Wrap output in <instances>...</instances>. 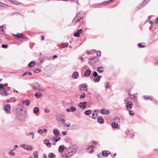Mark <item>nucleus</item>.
<instances>
[{"label":"nucleus","instance_id":"nucleus-6","mask_svg":"<svg viewBox=\"0 0 158 158\" xmlns=\"http://www.w3.org/2000/svg\"><path fill=\"white\" fill-rule=\"evenodd\" d=\"M4 109L6 112H9L10 110V106L9 104L5 105Z\"/></svg>","mask_w":158,"mask_h":158},{"label":"nucleus","instance_id":"nucleus-18","mask_svg":"<svg viewBox=\"0 0 158 158\" xmlns=\"http://www.w3.org/2000/svg\"><path fill=\"white\" fill-rule=\"evenodd\" d=\"M44 143L49 148L51 146V143L49 142V141L48 139H47L45 140Z\"/></svg>","mask_w":158,"mask_h":158},{"label":"nucleus","instance_id":"nucleus-40","mask_svg":"<svg viewBox=\"0 0 158 158\" xmlns=\"http://www.w3.org/2000/svg\"><path fill=\"white\" fill-rule=\"evenodd\" d=\"M25 103L26 104V105L27 106H28L30 104V102L29 100V99H26L25 100Z\"/></svg>","mask_w":158,"mask_h":158},{"label":"nucleus","instance_id":"nucleus-20","mask_svg":"<svg viewBox=\"0 0 158 158\" xmlns=\"http://www.w3.org/2000/svg\"><path fill=\"white\" fill-rule=\"evenodd\" d=\"M101 76L100 75H98L97 77H95L94 78V80L95 82H98L99 81L101 78Z\"/></svg>","mask_w":158,"mask_h":158},{"label":"nucleus","instance_id":"nucleus-29","mask_svg":"<svg viewBox=\"0 0 158 158\" xmlns=\"http://www.w3.org/2000/svg\"><path fill=\"white\" fill-rule=\"evenodd\" d=\"M91 60H93V62L94 63L98 60V58L97 56H96L91 58Z\"/></svg>","mask_w":158,"mask_h":158},{"label":"nucleus","instance_id":"nucleus-48","mask_svg":"<svg viewBox=\"0 0 158 158\" xmlns=\"http://www.w3.org/2000/svg\"><path fill=\"white\" fill-rule=\"evenodd\" d=\"M101 55V52L100 51H97V56H100Z\"/></svg>","mask_w":158,"mask_h":158},{"label":"nucleus","instance_id":"nucleus-36","mask_svg":"<svg viewBox=\"0 0 158 158\" xmlns=\"http://www.w3.org/2000/svg\"><path fill=\"white\" fill-rule=\"evenodd\" d=\"M91 111L90 110H88L85 112V114L86 115H88L91 114Z\"/></svg>","mask_w":158,"mask_h":158},{"label":"nucleus","instance_id":"nucleus-38","mask_svg":"<svg viewBox=\"0 0 158 158\" xmlns=\"http://www.w3.org/2000/svg\"><path fill=\"white\" fill-rule=\"evenodd\" d=\"M146 4V3L145 2H144L143 3H142L139 6H138V8H141L143 7L145 4Z\"/></svg>","mask_w":158,"mask_h":158},{"label":"nucleus","instance_id":"nucleus-7","mask_svg":"<svg viewBox=\"0 0 158 158\" xmlns=\"http://www.w3.org/2000/svg\"><path fill=\"white\" fill-rule=\"evenodd\" d=\"M63 116V115H58L56 117V119L58 121H60L61 122H62L63 123H64L65 121L63 118H60Z\"/></svg>","mask_w":158,"mask_h":158},{"label":"nucleus","instance_id":"nucleus-52","mask_svg":"<svg viewBox=\"0 0 158 158\" xmlns=\"http://www.w3.org/2000/svg\"><path fill=\"white\" fill-rule=\"evenodd\" d=\"M94 148V147L93 145H91V146H89V148L88 147V148H86V149L87 150H89L91 148L93 149Z\"/></svg>","mask_w":158,"mask_h":158},{"label":"nucleus","instance_id":"nucleus-44","mask_svg":"<svg viewBox=\"0 0 158 158\" xmlns=\"http://www.w3.org/2000/svg\"><path fill=\"white\" fill-rule=\"evenodd\" d=\"M32 135V139H34V133L33 132H30L29 133V134H28L27 135Z\"/></svg>","mask_w":158,"mask_h":158},{"label":"nucleus","instance_id":"nucleus-24","mask_svg":"<svg viewBox=\"0 0 158 158\" xmlns=\"http://www.w3.org/2000/svg\"><path fill=\"white\" fill-rule=\"evenodd\" d=\"M27 74H28L29 75H31L32 74V73L30 72L26 71L22 75V76L23 77L25 76V75Z\"/></svg>","mask_w":158,"mask_h":158},{"label":"nucleus","instance_id":"nucleus-22","mask_svg":"<svg viewBox=\"0 0 158 158\" xmlns=\"http://www.w3.org/2000/svg\"><path fill=\"white\" fill-rule=\"evenodd\" d=\"M0 94L3 96H7L8 95V93L5 91H2L0 92Z\"/></svg>","mask_w":158,"mask_h":158},{"label":"nucleus","instance_id":"nucleus-27","mask_svg":"<svg viewBox=\"0 0 158 158\" xmlns=\"http://www.w3.org/2000/svg\"><path fill=\"white\" fill-rule=\"evenodd\" d=\"M64 149V147L63 145H61L58 148L59 151L60 152H63Z\"/></svg>","mask_w":158,"mask_h":158},{"label":"nucleus","instance_id":"nucleus-4","mask_svg":"<svg viewBox=\"0 0 158 158\" xmlns=\"http://www.w3.org/2000/svg\"><path fill=\"white\" fill-rule=\"evenodd\" d=\"M80 12H79L77 14L75 17L74 19L72 21V23H76L80 21L81 19L82 18L81 17H79L78 15Z\"/></svg>","mask_w":158,"mask_h":158},{"label":"nucleus","instance_id":"nucleus-39","mask_svg":"<svg viewBox=\"0 0 158 158\" xmlns=\"http://www.w3.org/2000/svg\"><path fill=\"white\" fill-rule=\"evenodd\" d=\"M105 87L106 89L110 88V86L109 83L107 82L105 83Z\"/></svg>","mask_w":158,"mask_h":158},{"label":"nucleus","instance_id":"nucleus-63","mask_svg":"<svg viewBox=\"0 0 158 158\" xmlns=\"http://www.w3.org/2000/svg\"><path fill=\"white\" fill-rule=\"evenodd\" d=\"M62 134H63V135H65L66 134V132L65 131H64L62 133Z\"/></svg>","mask_w":158,"mask_h":158},{"label":"nucleus","instance_id":"nucleus-37","mask_svg":"<svg viewBox=\"0 0 158 158\" xmlns=\"http://www.w3.org/2000/svg\"><path fill=\"white\" fill-rule=\"evenodd\" d=\"M34 158H38V153L37 151H35L33 153Z\"/></svg>","mask_w":158,"mask_h":158},{"label":"nucleus","instance_id":"nucleus-14","mask_svg":"<svg viewBox=\"0 0 158 158\" xmlns=\"http://www.w3.org/2000/svg\"><path fill=\"white\" fill-rule=\"evenodd\" d=\"M86 103L85 102H81L79 106L81 108H84L86 106Z\"/></svg>","mask_w":158,"mask_h":158},{"label":"nucleus","instance_id":"nucleus-50","mask_svg":"<svg viewBox=\"0 0 158 158\" xmlns=\"http://www.w3.org/2000/svg\"><path fill=\"white\" fill-rule=\"evenodd\" d=\"M8 47V46L7 45L2 44V47L3 48H7Z\"/></svg>","mask_w":158,"mask_h":158},{"label":"nucleus","instance_id":"nucleus-47","mask_svg":"<svg viewBox=\"0 0 158 158\" xmlns=\"http://www.w3.org/2000/svg\"><path fill=\"white\" fill-rule=\"evenodd\" d=\"M41 71V70L40 69H38L35 70L34 72L35 73H39Z\"/></svg>","mask_w":158,"mask_h":158},{"label":"nucleus","instance_id":"nucleus-57","mask_svg":"<svg viewBox=\"0 0 158 158\" xmlns=\"http://www.w3.org/2000/svg\"><path fill=\"white\" fill-rule=\"evenodd\" d=\"M114 120H120V119L119 118H118L117 117H115L114 118Z\"/></svg>","mask_w":158,"mask_h":158},{"label":"nucleus","instance_id":"nucleus-51","mask_svg":"<svg viewBox=\"0 0 158 158\" xmlns=\"http://www.w3.org/2000/svg\"><path fill=\"white\" fill-rule=\"evenodd\" d=\"M138 45L140 48H144L145 47L144 46L142 45L141 43L139 44Z\"/></svg>","mask_w":158,"mask_h":158},{"label":"nucleus","instance_id":"nucleus-46","mask_svg":"<svg viewBox=\"0 0 158 158\" xmlns=\"http://www.w3.org/2000/svg\"><path fill=\"white\" fill-rule=\"evenodd\" d=\"M88 63L89 64H92L94 63L93 62V60H92L91 58H90L88 61Z\"/></svg>","mask_w":158,"mask_h":158},{"label":"nucleus","instance_id":"nucleus-31","mask_svg":"<svg viewBox=\"0 0 158 158\" xmlns=\"http://www.w3.org/2000/svg\"><path fill=\"white\" fill-rule=\"evenodd\" d=\"M55 156V155L53 153H50L48 154L49 158H54Z\"/></svg>","mask_w":158,"mask_h":158},{"label":"nucleus","instance_id":"nucleus-2","mask_svg":"<svg viewBox=\"0 0 158 158\" xmlns=\"http://www.w3.org/2000/svg\"><path fill=\"white\" fill-rule=\"evenodd\" d=\"M17 117L20 120L23 121L25 120L26 118L25 114L24 112L20 111L18 113Z\"/></svg>","mask_w":158,"mask_h":158},{"label":"nucleus","instance_id":"nucleus-3","mask_svg":"<svg viewBox=\"0 0 158 158\" xmlns=\"http://www.w3.org/2000/svg\"><path fill=\"white\" fill-rule=\"evenodd\" d=\"M33 89L38 91H40L41 90V87L40 85L37 82H35L32 85Z\"/></svg>","mask_w":158,"mask_h":158},{"label":"nucleus","instance_id":"nucleus-30","mask_svg":"<svg viewBox=\"0 0 158 158\" xmlns=\"http://www.w3.org/2000/svg\"><path fill=\"white\" fill-rule=\"evenodd\" d=\"M15 98L13 97H12L9 99H8L7 100V102H10L12 101H15Z\"/></svg>","mask_w":158,"mask_h":158},{"label":"nucleus","instance_id":"nucleus-25","mask_svg":"<svg viewBox=\"0 0 158 158\" xmlns=\"http://www.w3.org/2000/svg\"><path fill=\"white\" fill-rule=\"evenodd\" d=\"M143 97L144 98V99H145V100L149 99L150 100H152L153 99L152 97L150 96H144Z\"/></svg>","mask_w":158,"mask_h":158},{"label":"nucleus","instance_id":"nucleus-10","mask_svg":"<svg viewBox=\"0 0 158 158\" xmlns=\"http://www.w3.org/2000/svg\"><path fill=\"white\" fill-rule=\"evenodd\" d=\"M132 102L129 101L127 102L126 104V107L128 109H131L132 108Z\"/></svg>","mask_w":158,"mask_h":158},{"label":"nucleus","instance_id":"nucleus-12","mask_svg":"<svg viewBox=\"0 0 158 158\" xmlns=\"http://www.w3.org/2000/svg\"><path fill=\"white\" fill-rule=\"evenodd\" d=\"M53 133L56 137L60 135V131L57 129H54L53 130Z\"/></svg>","mask_w":158,"mask_h":158},{"label":"nucleus","instance_id":"nucleus-13","mask_svg":"<svg viewBox=\"0 0 158 158\" xmlns=\"http://www.w3.org/2000/svg\"><path fill=\"white\" fill-rule=\"evenodd\" d=\"M79 76V74L78 72H75L72 74V77L74 79H77L78 78Z\"/></svg>","mask_w":158,"mask_h":158},{"label":"nucleus","instance_id":"nucleus-11","mask_svg":"<svg viewBox=\"0 0 158 158\" xmlns=\"http://www.w3.org/2000/svg\"><path fill=\"white\" fill-rule=\"evenodd\" d=\"M66 110L68 112H74L76 110V108L74 107L73 106H72L69 108H67Z\"/></svg>","mask_w":158,"mask_h":158},{"label":"nucleus","instance_id":"nucleus-54","mask_svg":"<svg viewBox=\"0 0 158 158\" xmlns=\"http://www.w3.org/2000/svg\"><path fill=\"white\" fill-rule=\"evenodd\" d=\"M4 87V85L3 84L0 83V89H3Z\"/></svg>","mask_w":158,"mask_h":158},{"label":"nucleus","instance_id":"nucleus-62","mask_svg":"<svg viewBox=\"0 0 158 158\" xmlns=\"http://www.w3.org/2000/svg\"><path fill=\"white\" fill-rule=\"evenodd\" d=\"M158 20V18H157V19H156L155 21V23H158L157 21Z\"/></svg>","mask_w":158,"mask_h":158},{"label":"nucleus","instance_id":"nucleus-53","mask_svg":"<svg viewBox=\"0 0 158 158\" xmlns=\"http://www.w3.org/2000/svg\"><path fill=\"white\" fill-rule=\"evenodd\" d=\"M133 111L131 110H130L129 111V114L130 115H133L134 114V113H133Z\"/></svg>","mask_w":158,"mask_h":158},{"label":"nucleus","instance_id":"nucleus-61","mask_svg":"<svg viewBox=\"0 0 158 158\" xmlns=\"http://www.w3.org/2000/svg\"><path fill=\"white\" fill-rule=\"evenodd\" d=\"M43 131L45 133L47 132V130L46 129H44Z\"/></svg>","mask_w":158,"mask_h":158},{"label":"nucleus","instance_id":"nucleus-17","mask_svg":"<svg viewBox=\"0 0 158 158\" xmlns=\"http://www.w3.org/2000/svg\"><path fill=\"white\" fill-rule=\"evenodd\" d=\"M104 70L103 68L102 67H98L97 69V71L99 73H102Z\"/></svg>","mask_w":158,"mask_h":158},{"label":"nucleus","instance_id":"nucleus-21","mask_svg":"<svg viewBox=\"0 0 158 158\" xmlns=\"http://www.w3.org/2000/svg\"><path fill=\"white\" fill-rule=\"evenodd\" d=\"M22 34H19L18 33L17 34L15 35L14 34H13V35L15 37H17L18 39H20V38H23V36H22Z\"/></svg>","mask_w":158,"mask_h":158},{"label":"nucleus","instance_id":"nucleus-56","mask_svg":"<svg viewBox=\"0 0 158 158\" xmlns=\"http://www.w3.org/2000/svg\"><path fill=\"white\" fill-rule=\"evenodd\" d=\"M45 112L46 113H48L50 112V110L49 109H45Z\"/></svg>","mask_w":158,"mask_h":158},{"label":"nucleus","instance_id":"nucleus-35","mask_svg":"<svg viewBox=\"0 0 158 158\" xmlns=\"http://www.w3.org/2000/svg\"><path fill=\"white\" fill-rule=\"evenodd\" d=\"M85 97V93L84 92H82L81 93V95H80V99L84 98Z\"/></svg>","mask_w":158,"mask_h":158},{"label":"nucleus","instance_id":"nucleus-43","mask_svg":"<svg viewBox=\"0 0 158 158\" xmlns=\"http://www.w3.org/2000/svg\"><path fill=\"white\" fill-rule=\"evenodd\" d=\"M38 132L39 133V134H42L43 133L44 131L42 129H39L38 130Z\"/></svg>","mask_w":158,"mask_h":158},{"label":"nucleus","instance_id":"nucleus-9","mask_svg":"<svg viewBox=\"0 0 158 158\" xmlns=\"http://www.w3.org/2000/svg\"><path fill=\"white\" fill-rule=\"evenodd\" d=\"M100 113L101 114H103L107 115L109 114V111L108 110L102 109L100 110Z\"/></svg>","mask_w":158,"mask_h":158},{"label":"nucleus","instance_id":"nucleus-16","mask_svg":"<svg viewBox=\"0 0 158 158\" xmlns=\"http://www.w3.org/2000/svg\"><path fill=\"white\" fill-rule=\"evenodd\" d=\"M91 71L89 69H88L84 73V75L86 77H88L91 74Z\"/></svg>","mask_w":158,"mask_h":158},{"label":"nucleus","instance_id":"nucleus-64","mask_svg":"<svg viewBox=\"0 0 158 158\" xmlns=\"http://www.w3.org/2000/svg\"><path fill=\"white\" fill-rule=\"evenodd\" d=\"M43 156L44 157V158H47L46 155L45 154H43Z\"/></svg>","mask_w":158,"mask_h":158},{"label":"nucleus","instance_id":"nucleus-26","mask_svg":"<svg viewBox=\"0 0 158 158\" xmlns=\"http://www.w3.org/2000/svg\"><path fill=\"white\" fill-rule=\"evenodd\" d=\"M95 113H93L92 114V117L93 119H95L97 116L98 114L97 111L96 110L94 111Z\"/></svg>","mask_w":158,"mask_h":158},{"label":"nucleus","instance_id":"nucleus-8","mask_svg":"<svg viewBox=\"0 0 158 158\" xmlns=\"http://www.w3.org/2000/svg\"><path fill=\"white\" fill-rule=\"evenodd\" d=\"M21 147L24 149L28 150H31L32 149V147L31 146H29L27 145L23 144Z\"/></svg>","mask_w":158,"mask_h":158},{"label":"nucleus","instance_id":"nucleus-23","mask_svg":"<svg viewBox=\"0 0 158 158\" xmlns=\"http://www.w3.org/2000/svg\"><path fill=\"white\" fill-rule=\"evenodd\" d=\"M111 126L113 128H117L118 127V124L115 122H113L112 123Z\"/></svg>","mask_w":158,"mask_h":158},{"label":"nucleus","instance_id":"nucleus-41","mask_svg":"<svg viewBox=\"0 0 158 158\" xmlns=\"http://www.w3.org/2000/svg\"><path fill=\"white\" fill-rule=\"evenodd\" d=\"M9 155L14 156L15 155V153L13 152V150H11L9 152Z\"/></svg>","mask_w":158,"mask_h":158},{"label":"nucleus","instance_id":"nucleus-59","mask_svg":"<svg viewBox=\"0 0 158 158\" xmlns=\"http://www.w3.org/2000/svg\"><path fill=\"white\" fill-rule=\"evenodd\" d=\"M70 124L69 123H66V126L67 127H69L70 126Z\"/></svg>","mask_w":158,"mask_h":158},{"label":"nucleus","instance_id":"nucleus-34","mask_svg":"<svg viewBox=\"0 0 158 158\" xmlns=\"http://www.w3.org/2000/svg\"><path fill=\"white\" fill-rule=\"evenodd\" d=\"M34 112L35 113H38L39 111V108L37 107H35L34 109Z\"/></svg>","mask_w":158,"mask_h":158},{"label":"nucleus","instance_id":"nucleus-58","mask_svg":"<svg viewBox=\"0 0 158 158\" xmlns=\"http://www.w3.org/2000/svg\"><path fill=\"white\" fill-rule=\"evenodd\" d=\"M79 59L80 60H82V62L84 61V60L83 59V57L82 56H80L79 57Z\"/></svg>","mask_w":158,"mask_h":158},{"label":"nucleus","instance_id":"nucleus-19","mask_svg":"<svg viewBox=\"0 0 158 158\" xmlns=\"http://www.w3.org/2000/svg\"><path fill=\"white\" fill-rule=\"evenodd\" d=\"M98 121L99 123L102 124L103 122V119L101 116H99L98 118Z\"/></svg>","mask_w":158,"mask_h":158},{"label":"nucleus","instance_id":"nucleus-42","mask_svg":"<svg viewBox=\"0 0 158 158\" xmlns=\"http://www.w3.org/2000/svg\"><path fill=\"white\" fill-rule=\"evenodd\" d=\"M74 36L76 37H78L80 36L79 33L77 31L76 32L74 33Z\"/></svg>","mask_w":158,"mask_h":158},{"label":"nucleus","instance_id":"nucleus-5","mask_svg":"<svg viewBox=\"0 0 158 158\" xmlns=\"http://www.w3.org/2000/svg\"><path fill=\"white\" fill-rule=\"evenodd\" d=\"M81 91H87V85L85 84H83L81 85L80 86Z\"/></svg>","mask_w":158,"mask_h":158},{"label":"nucleus","instance_id":"nucleus-45","mask_svg":"<svg viewBox=\"0 0 158 158\" xmlns=\"http://www.w3.org/2000/svg\"><path fill=\"white\" fill-rule=\"evenodd\" d=\"M3 89L6 92L7 91H9L10 89V88L8 87H4Z\"/></svg>","mask_w":158,"mask_h":158},{"label":"nucleus","instance_id":"nucleus-60","mask_svg":"<svg viewBox=\"0 0 158 158\" xmlns=\"http://www.w3.org/2000/svg\"><path fill=\"white\" fill-rule=\"evenodd\" d=\"M18 146L17 145H15L14 147V150L16 148H18Z\"/></svg>","mask_w":158,"mask_h":158},{"label":"nucleus","instance_id":"nucleus-1","mask_svg":"<svg viewBox=\"0 0 158 158\" xmlns=\"http://www.w3.org/2000/svg\"><path fill=\"white\" fill-rule=\"evenodd\" d=\"M76 151V149L75 148H70L66 152V156L68 157H70L73 155Z\"/></svg>","mask_w":158,"mask_h":158},{"label":"nucleus","instance_id":"nucleus-15","mask_svg":"<svg viewBox=\"0 0 158 158\" xmlns=\"http://www.w3.org/2000/svg\"><path fill=\"white\" fill-rule=\"evenodd\" d=\"M110 154V152L108 151H104L102 152V154L104 156H107Z\"/></svg>","mask_w":158,"mask_h":158},{"label":"nucleus","instance_id":"nucleus-55","mask_svg":"<svg viewBox=\"0 0 158 158\" xmlns=\"http://www.w3.org/2000/svg\"><path fill=\"white\" fill-rule=\"evenodd\" d=\"M83 31V30L81 29H79L77 31V32L79 33V34H80V33H81Z\"/></svg>","mask_w":158,"mask_h":158},{"label":"nucleus","instance_id":"nucleus-28","mask_svg":"<svg viewBox=\"0 0 158 158\" xmlns=\"http://www.w3.org/2000/svg\"><path fill=\"white\" fill-rule=\"evenodd\" d=\"M35 65V63L34 62H31L29 63L28 64V66L29 68H30L34 66Z\"/></svg>","mask_w":158,"mask_h":158},{"label":"nucleus","instance_id":"nucleus-49","mask_svg":"<svg viewBox=\"0 0 158 158\" xmlns=\"http://www.w3.org/2000/svg\"><path fill=\"white\" fill-rule=\"evenodd\" d=\"M98 74L96 72H94V77H97L98 76Z\"/></svg>","mask_w":158,"mask_h":158},{"label":"nucleus","instance_id":"nucleus-32","mask_svg":"<svg viewBox=\"0 0 158 158\" xmlns=\"http://www.w3.org/2000/svg\"><path fill=\"white\" fill-rule=\"evenodd\" d=\"M53 139L54 141L56 142L60 140V137H58V136L57 137L55 136L53 138Z\"/></svg>","mask_w":158,"mask_h":158},{"label":"nucleus","instance_id":"nucleus-33","mask_svg":"<svg viewBox=\"0 0 158 158\" xmlns=\"http://www.w3.org/2000/svg\"><path fill=\"white\" fill-rule=\"evenodd\" d=\"M42 94L40 93H36L35 94V96L37 98H39L40 97H41L42 96Z\"/></svg>","mask_w":158,"mask_h":158}]
</instances>
